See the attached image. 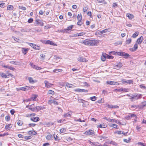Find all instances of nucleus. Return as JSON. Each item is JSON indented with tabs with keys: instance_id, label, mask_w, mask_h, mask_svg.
Returning a JSON list of instances; mask_svg holds the SVG:
<instances>
[{
	"instance_id": "39448f33",
	"label": "nucleus",
	"mask_w": 146,
	"mask_h": 146,
	"mask_svg": "<svg viewBox=\"0 0 146 146\" xmlns=\"http://www.w3.org/2000/svg\"><path fill=\"white\" fill-rule=\"evenodd\" d=\"M45 108L44 107H41L39 106H36L35 109H32L34 111H38Z\"/></svg>"
},
{
	"instance_id": "2f4dec72",
	"label": "nucleus",
	"mask_w": 146,
	"mask_h": 146,
	"mask_svg": "<svg viewBox=\"0 0 146 146\" xmlns=\"http://www.w3.org/2000/svg\"><path fill=\"white\" fill-rule=\"evenodd\" d=\"M11 125L9 124L6 125L5 126V128L6 129H9L10 128H11L12 127V126H10Z\"/></svg>"
},
{
	"instance_id": "2eb2a0df",
	"label": "nucleus",
	"mask_w": 146,
	"mask_h": 146,
	"mask_svg": "<svg viewBox=\"0 0 146 146\" xmlns=\"http://www.w3.org/2000/svg\"><path fill=\"white\" fill-rule=\"evenodd\" d=\"M78 60L80 62H84L86 61V59L81 56H80L78 58Z\"/></svg>"
},
{
	"instance_id": "69168bd1",
	"label": "nucleus",
	"mask_w": 146,
	"mask_h": 146,
	"mask_svg": "<svg viewBox=\"0 0 146 146\" xmlns=\"http://www.w3.org/2000/svg\"><path fill=\"white\" fill-rule=\"evenodd\" d=\"M121 82L123 84H127V80H126L123 79L121 80Z\"/></svg>"
},
{
	"instance_id": "052dcab7",
	"label": "nucleus",
	"mask_w": 146,
	"mask_h": 146,
	"mask_svg": "<svg viewBox=\"0 0 146 146\" xmlns=\"http://www.w3.org/2000/svg\"><path fill=\"white\" fill-rule=\"evenodd\" d=\"M133 81L132 80H127V84H133Z\"/></svg>"
},
{
	"instance_id": "4468645a",
	"label": "nucleus",
	"mask_w": 146,
	"mask_h": 146,
	"mask_svg": "<svg viewBox=\"0 0 146 146\" xmlns=\"http://www.w3.org/2000/svg\"><path fill=\"white\" fill-rule=\"evenodd\" d=\"M28 80H29V82L31 84L34 83L36 82V80H33V78L31 77H29L28 78Z\"/></svg>"
},
{
	"instance_id": "6ab92c4d",
	"label": "nucleus",
	"mask_w": 146,
	"mask_h": 146,
	"mask_svg": "<svg viewBox=\"0 0 146 146\" xmlns=\"http://www.w3.org/2000/svg\"><path fill=\"white\" fill-rule=\"evenodd\" d=\"M28 133L29 135H35L37 133L36 131H28Z\"/></svg>"
},
{
	"instance_id": "5fc2aeb1",
	"label": "nucleus",
	"mask_w": 146,
	"mask_h": 146,
	"mask_svg": "<svg viewBox=\"0 0 146 146\" xmlns=\"http://www.w3.org/2000/svg\"><path fill=\"white\" fill-rule=\"evenodd\" d=\"M28 44L31 46V47L34 48V46H35V44H34L31 43H28Z\"/></svg>"
},
{
	"instance_id": "5701e85b",
	"label": "nucleus",
	"mask_w": 146,
	"mask_h": 146,
	"mask_svg": "<svg viewBox=\"0 0 146 146\" xmlns=\"http://www.w3.org/2000/svg\"><path fill=\"white\" fill-rule=\"evenodd\" d=\"M28 48H23L22 49V52L25 55L27 53V51L28 50Z\"/></svg>"
},
{
	"instance_id": "c756f323",
	"label": "nucleus",
	"mask_w": 146,
	"mask_h": 146,
	"mask_svg": "<svg viewBox=\"0 0 146 146\" xmlns=\"http://www.w3.org/2000/svg\"><path fill=\"white\" fill-rule=\"evenodd\" d=\"M73 27V25H71L69 26L67 29H66V32H67L68 31L71 30V29H72V28Z\"/></svg>"
},
{
	"instance_id": "423d86ee",
	"label": "nucleus",
	"mask_w": 146,
	"mask_h": 146,
	"mask_svg": "<svg viewBox=\"0 0 146 146\" xmlns=\"http://www.w3.org/2000/svg\"><path fill=\"white\" fill-rule=\"evenodd\" d=\"M35 107L36 106H35V104H33L31 105L27 106H26L27 108H28L29 109L33 111H33V109H35Z\"/></svg>"
},
{
	"instance_id": "3c124183",
	"label": "nucleus",
	"mask_w": 146,
	"mask_h": 146,
	"mask_svg": "<svg viewBox=\"0 0 146 146\" xmlns=\"http://www.w3.org/2000/svg\"><path fill=\"white\" fill-rule=\"evenodd\" d=\"M34 69L38 70H40L42 69L40 67L38 66L35 65V67Z\"/></svg>"
},
{
	"instance_id": "dca6fc26",
	"label": "nucleus",
	"mask_w": 146,
	"mask_h": 146,
	"mask_svg": "<svg viewBox=\"0 0 146 146\" xmlns=\"http://www.w3.org/2000/svg\"><path fill=\"white\" fill-rule=\"evenodd\" d=\"M0 75L2 77L4 78H7L9 77V75L5 74V73L2 72H0Z\"/></svg>"
},
{
	"instance_id": "774afa93",
	"label": "nucleus",
	"mask_w": 146,
	"mask_h": 146,
	"mask_svg": "<svg viewBox=\"0 0 146 146\" xmlns=\"http://www.w3.org/2000/svg\"><path fill=\"white\" fill-rule=\"evenodd\" d=\"M110 143L115 145H117V144L116 143L113 141H111Z\"/></svg>"
},
{
	"instance_id": "49530a36",
	"label": "nucleus",
	"mask_w": 146,
	"mask_h": 146,
	"mask_svg": "<svg viewBox=\"0 0 146 146\" xmlns=\"http://www.w3.org/2000/svg\"><path fill=\"white\" fill-rule=\"evenodd\" d=\"M86 33L84 32L78 33V36H81L84 35Z\"/></svg>"
},
{
	"instance_id": "7c9ffc66",
	"label": "nucleus",
	"mask_w": 146,
	"mask_h": 146,
	"mask_svg": "<svg viewBox=\"0 0 146 146\" xmlns=\"http://www.w3.org/2000/svg\"><path fill=\"white\" fill-rule=\"evenodd\" d=\"M83 23V22L82 21V20H78L77 24L78 25L81 26Z\"/></svg>"
},
{
	"instance_id": "ea45409f",
	"label": "nucleus",
	"mask_w": 146,
	"mask_h": 146,
	"mask_svg": "<svg viewBox=\"0 0 146 146\" xmlns=\"http://www.w3.org/2000/svg\"><path fill=\"white\" fill-rule=\"evenodd\" d=\"M48 93L49 94H54V92L53 91L49 90L48 91Z\"/></svg>"
},
{
	"instance_id": "4be33fe9",
	"label": "nucleus",
	"mask_w": 146,
	"mask_h": 146,
	"mask_svg": "<svg viewBox=\"0 0 146 146\" xmlns=\"http://www.w3.org/2000/svg\"><path fill=\"white\" fill-rule=\"evenodd\" d=\"M53 136H54V139L56 141H59L60 139V138L59 137H58L55 134L53 135Z\"/></svg>"
},
{
	"instance_id": "aec40b11",
	"label": "nucleus",
	"mask_w": 146,
	"mask_h": 146,
	"mask_svg": "<svg viewBox=\"0 0 146 146\" xmlns=\"http://www.w3.org/2000/svg\"><path fill=\"white\" fill-rule=\"evenodd\" d=\"M143 38V37L142 36H141L140 38H138L137 41V42L138 43V44H140L142 42Z\"/></svg>"
},
{
	"instance_id": "f257e3e1",
	"label": "nucleus",
	"mask_w": 146,
	"mask_h": 146,
	"mask_svg": "<svg viewBox=\"0 0 146 146\" xmlns=\"http://www.w3.org/2000/svg\"><path fill=\"white\" fill-rule=\"evenodd\" d=\"M110 53L114 54H117L119 56H123L124 58H128L129 56V55L128 54L123 52H115L114 51H113L111 52Z\"/></svg>"
},
{
	"instance_id": "4c0bfd02",
	"label": "nucleus",
	"mask_w": 146,
	"mask_h": 146,
	"mask_svg": "<svg viewBox=\"0 0 146 146\" xmlns=\"http://www.w3.org/2000/svg\"><path fill=\"white\" fill-rule=\"evenodd\" d=\"M66 131V129L65 128H62L60 129V131L61 133H64Z\"/></svg>"
},
{
	"instance_id": "680f3d73",
	"label": "nucleus",
	"mask_w": 146,
	"mask_h": 146,
	"mask_svg": "<svg viewBox=\"0 0 146 146\" xmlns=\"http://www.w3.org/2000/svg\"><path fill=\"white\" fill-rule=\"evenodd\" d=\"M19 90H22L23 91H25V87H21L20 88H19Z\"/></svg>"
},
{
	"instance_id": "bb28decb",
	"label": "nucleus",
	"mask_w": 146,
	"mask_h": 146,
	"mask_svg": "<svg viewBox=\"0 0 146 146\" xmlns=\"http://www.w3.org/2000/svg\"><path fill=\"white\" fill-rule=\"evenodd\" d=\"M46 138L48 140H50L51 139L52 137V135L50 134H49L46 137Z\"/></svg>"
},
{
	"instance_id": "de8ad7c7",
	"label": "nucleus",
	"mask_w": 146,
	"mask_h": 146,
	"mask_svg": "<svg viewBox=\"0 0 146 146\" xmlns=\"http://www.w3.org/2000/svg\"><path fill=\"white\" fill-rule=\"evenodd\" d=\"M89 143L90 144H91V145H93L94 146L97 145V143L94 142H92L90 141H89Z\"/></svg>"
},
{
	"instance_id": "13d9d810",
	"label": "nucleus",
	"mask_w": 146,
	"mask_h": 146,
	"mask_svg": "<svg viewBox=\"0 0 146 146\" xmlns=\"http://www.w3.org/2000/svg\"><path fill=\"white\" fill-rule=\"evenodd\" d=\"M19 8L22 9L23 10H25L26 9V8L25 7H23L21 6H19Z\"/></svg>"
},
{
	"instance_id": "58836bf2",
	"label": "nucleus",
	"mask_w": 146,
	"mask_h": 146,
	"mask_svg": "<svg viewBox=\"0 0 146 146\" xmlns=\"http://www.w3.org/2000/svg\"><path fill=\"white\" fill-rule=\"evenodd\" d=\"M138 35V33L137 32H135L134 33L132 37L133 38H135Z\"/></svg>"
},
{
	"instance_id": "cd10ccee",
	"label": "nucleus",
	"mask_w": 146,
	"mask_h": 146,
	"mask_svg": "<svg viewBox=\"0 0 146 146\" xmlns=\"http://www.w3.org/2000/svg\"><path fill=\"white\" fill-rule=\"evenodd\" d=\"M105 56H106V58H108L109 59H113V56H110L106 54H105Z\"/></svg>"
},
{
	"instance_id": "b1692460",
	"label": "nucleus",
	"mask_w": 146,
	"mask_h": 146,
	"mask_svg": "<svg viewBox=\"0 0 146 146\" xmlns=\"http://www.w3.org/2000/svg\"><path fill=\"white\" fill-rule=\"evenodd\" d=\"M108 32H109L108 30V29H104V30H103L102 31H100V34H102L104 33Z\"/></svg>"
},
{
	"instance_id": "20e7f679",
	"label": "nucleus",
	"mask_w": 146,
	"mask_h": 146,
	"mask_svg": "<svg viewBox=\"0 0 146 146\" xmlns=\"http://www.w3.org/2000/svg\"><path fill=\"white\" fill-rule=\"evenodd\" d=\"M36 26L40 25L41 26H43L44 25V23L42 22L41 20L39 19H37L35 21Z\"/></svg>"
},
{
	"instance_id": "603ef678",
	"label": "nucleus",
	"mask_w": 146,
	"mask_h": 146,
	"mask_svg": "<svg viewBox=\"0 0 146 146\" xmlns=\"http://www.w3.org/2000/svg\"><path fill=\"white\" fill-rule=\"evenodd\" d=\"M111 126L112 127H114L115 128H116V129L118 128V126L117 125L114 124H112V125H111Z\"/></svg>"
},
{
	"instance_id": "7ed1b4c3",
	"label": "nucleus",
	"mask_w": 146,
	"mask_h": 146,
	"mask_svg": "<svg viewBox=\"0 0 146 146\" xmlns=\"http://www.w3.org/2000/svg\"><path fill=\"white\" fill-rule=\"evenodd\" d=\"M142 95L141 94H134L133 95V96L131 97L129 99L131 100V101H133V100H138V99L141 98Z\"/></svg>"
},
{
	"instance_id": "473e14b6",
	"label": "nucleus",
	"mask_w": 146,
	"mask_h": 146,
	"mask_svg": "<svg viewBox=\"0 0 146 146\" xmlns=\"http://www.w3.org/2000/svg\"><path fill=\"white\" fill-rule=\"evenodd\" d=\"M33 86H31V87L28 86H26L25 87V91L28 90L32 88Z\"/></svg>"
},
{
	"instance_id": "9d476101",
	"label": "nucleus",
	"mask_w": 146,
	"mask_h": 146,
	"mask_svg": "<svg viewBox=\"0 0 146 146\" xmlns=\"http://www.w3.org/2000/svg\"><path fill=\"white\" fill-rule=\"evenodd\" d=\"M44 83L45 84V87L46 88H50L53 85L46 80L44 81Z\"/></svg>"
},
{
	"instance_id": "e433bc0d",
	"label": "nucleus",
	"mask_w": 146,
	"mask_h": 146,
	"mask_svg": "<svg viewBox=\"0 0 146 146\" xmlns=\"http://www.w3.org/2000/svg\"><path fill=\"white\" fill-rule=\"evenodd\" d=\"M97 1L99 3H104V4H106V3L105 1L104 0H97Z\"/></svg>"
},
{
	"instance_id": "a18cd8bd",
	"label": "nucleus",
	"mask_w": 146,
	"mask_h": 146,
	"mask_svg": "<svg viewBox=\"0 0 146 146\" xmlns=\"http://www.w3.org/2000/svg\"><path fill=\"white\" fill-rule=\"evenodd\" d=\"M90 100L92 101H95L96 100V97L94 96L90 98Z\"/></svg>"
},
{
	"instance_id": "a878e982",
	"label": "nucleus",
	"mask_w": 146,
	"mask_h": 146,
	"mask_svg": "<svg viewBox=\"0 0 146 146\" xmlns=\"http://www.w3.org/2000/svg\"><path fill=\"white\" fill-rule=\"evenodd\" d=\"M102 56H103L101 57V59L102 61H104L106 59V58L105 56V54H103Z\"/></svg>"
},
{
	"instance_id": "ddd939ff",
	"label": "nucleus",
	"mask_w": 146,
	"mask_h": 146,
	"mask_svg": "<svg viewBox=\"0 0 146 146\" xmlns=\"http://www.w3.org/2000/svg\"><path fill=\"white\" fill-rule=\"evenodd\" d=\"M78 101L79 103H83V106H86V104L85 102H85V100H83V99H79L78 100Z\"/></svg>"
},
{
	"instance_id": "f3484780",
	"label": "nucleus",
	"mask_w": 146,
	"mask_h": 146,
	"mask_svg": "<svg viewBox=\"0 0 146 146\" xmlns=\"http://www.w3.org/2000/svg\"><path fill=\"white\" fill-rule=\"evenodd\" d=\"M126 16L128 17L129 19L130 20H131L134 18V16L132 14H131L129 13L127 14Z\"/></svg>"
},
{
	"instance_id": "412c9836",
	"label": "nucleus",
	"mask_w": 146,
	"mask_h": 146,
	"mask_svg": "<svg viewBox=\"0 0 146 146\" xmlns=\"http://www.w3.org/2000/svg\"><path fill=\"white\" fill-rule=\"evenodd\" d=\"M79 42L81 43H83L86 45H87V39H86L85 40H80L79 41Z\"/></svg>"
},
{
	"instance_id": "c85d7f7f",
	"label": "nucleus",
	"mask_w": 146,
	"mask_h": 146,
	"mask_svg": "<svg viewBox=\"0 0 146 146\" xmlns=\"http://www.w3.org/2000/svg\"><path fill=\"white\" fill-rule=\"evenodd\" d=\"M13 7L12 5H8L7 7V9L9 10H12L13 9Z\"/></svg>"
},
{
	"instance_id": "4d7b16f0",
	"label": "nucleus",
	"mask_w": 146,
	"mask_h": 146,
	"mask_svg": "<svg viewBox=\"0 0 146 146\" xmlns=\"http://www.w3.org/2000/svg\"><path fill=\"white\" fill-rule=\"evenodd\" d=\"M130 117H135V118H137L136 115L135 114H131L130 115Z\"/></svg>"
},
{
	"instance_id": "c03bdc74",
	"label": "nucleus",
	"mask_w": 146,
	"mask_h": 146,
	"mask_svg": "<svg viewBox=\"0 0 146 146\" xmlns=\"http://www.w3.org/2000/svg\"><path fill=\"white\" fill-rule=\"evenodd\" d=\"M129 88H123V92H128L129 91Z\"/></svg>"
},
{
	"instance_id": "a19ab883",
	"label": "nucleus",
	"mask_w": 146,
	"mask_h": 146,
	"mask_svg": "<svg viewBox=\"0 0 146 146\" xmlns=\"http://www.w3.org/2000/svg\"><path fill=\"white\" fill-rule=\"evenodd\" d=\"M131 41V38H128L126 41V43L127 44H129L130 43Z\"/></svg>"
},
{
	"instance_id": "f704fd0d",
	"label": "nucleus",
	"mask_w": 146,
	"mask_h": 146,
	"mask_svg": "<svg viewBox=\"0 0 146 146\" xmlns=\"http://www.w3.org/2000/svg\"><path fill=\"white\" fill-rule=\"evenodd\" d=\"M32 138V137L31 136H25L24 137V139L25 140H28L31 139Z\"/></svg>"
},
{
	"instance_id": "09e8293b",
	"label": "nucleus",
	"mask_w": 146,
	"mask_h": 146,
	"mask_svg": "<svg viewBox=\"0 0 146 146\" xmlns=\"http://www.w3.org/2000/svg\"><path fill=\"white\" fill-rule=\"evenodd\" d=\"M137 48H138L137 44L136 43H135L134 44L133 47V48L134 49V50H135H135Z\"/></svg>"
},
{
	"instance_id": "0e129e2a",
	"label": "nucleus",
	"mask_w": 146,
	"mask_h": 146,
	"mask_svg": "<svg viewBox=\"0 0 146 146\" xmlns=\"http://www.w3.org/2000/svg\"><path fill=\"white\" fill-rule=\"evenodd\" d=\"M33 21V19L32 18L29 19L28 21V22L29 23H32Z\"/></svg>"
},
{
	"instance_id": "864d4df0",
	"label": "nucleus",
	"mask_w": 146,
	"mask_h": 146,
	"mask_svg": "<svg viewBox=\"0 0 146 146\" xmlns=\"http://www.w3.org/2000/svg\"><path fill=\"white\" fill-rule=\"evenodd\" d=\"M33 48L36 50H39L40 49V47L36 44H35V46H34Z\"/></svg>"
},
{
	"instance_id": "c9c22d12",
	"label": "nucleus",
	"mask_w": 146,
	"mask_h": 146,
	"mask_svg": "<svg viewBox=\"0 0 146 146\" xmlns=\"http://www.w3.org/2000/svg\"><path fill=\"white\" fill-rule=\"evenodd\" d=\"M75 91L78 92H83V89H81L79 88L76 89L75 90Z\"/></svg>"
},
{
	"instance_id": "393cba45",
	"label": "nucleus",
	"mask_w": 146,
	"mask_h": 146,
	"mask_svg": "<svg viewBox=\"0 0 146 146\" xmlns=\"http://www.w3.org/2000/svg\"><path fill=\"white\" fill-rule=\"evenodd\" d=\"M37 96L36 95H34L31 98V100H36V99L37 98Z\"/></svg>"
},
{
	"instance_id": "0eeeda50",
	"label": "nucleus",
	"mask_w": 146,
	"mask_h": 146,
	"mask_svg": "<svg viewBox=\"0 0 146 146\" xmlns=\"http://www.w3.org/2000/svg\"><path fill=\"white\" fill-rule=\"evenodd\" d=\"M106 83L110 85H119V83L116 82H114L112 81H107L106 82Z\"/></svg>"
},
{
	"instance_id": "6e6552de",
	"label": "nucleus",
	"mask_w": 146,
	"mask_h": 146,
	"mask_svg": "<svg viewBox=\"0 0 146 146\" xmlns=\"http://www.w3.org/2000/svg\"><path fill=\"white\" fill-rule=\"evenodd\" d=\"M21 31L22 32H26L31 33L33 32V31L32 30L29 28H24L22 29L21 30Z\"/></svg>"
},
{
	"instance_id": "6e6d98bb",
	"label": "nucleus",
	"mask_w": 146,
	"mask_h": 146,
	"mask_svg": "<svg viewBox=\"0 0 146 146\" xmlns=\"http://www.w3.org/2000/svg\"><path fill=\"white\" fill-rule=\"evenodd\" d=\"M5 120L6 121H9L10 119V117L9 116H6L5 117Z\"/></svg>"
},
{
	"instance_id": "1a4fd4ad",
	"label": "nucleus",
	"mask_w": 146,
	"mask_h": 146,
	"mask_svg": "<svg viewBox=\"0 0 146 146\" xmlns=\"http://www.w3.org/2000/svg\"><path fill=\"white\" fill-rule=\"evenodd\" d=\"M86 134L94 135H95L94 132L92 130H90L89 131H86Z\"/></svg>"
},
{
	"instance_id": "72a5a7b5",
	"label": "nucleus",
	"mask_w": 146,
	"mask_h": 146,
	"mask_svg": "<svg viewBox=\"0 0 146 146\" xmlns=\"http://www.w3.org/2000/svg\"><path fill=\"white\" fill-rule=\"evenodd\" d=\"M77 19L78 20H82V15L81 14H78L77 17Z\"/></svg>"
},
{
	"instance_id": "f03ea898",
	"label": "nucleus",
	"mask_w": 146,
	"mask_h": 146,
	"mask_svg": "<svg viewBox=\"0 0 146 146\" xmlns=\"http://www.w3.org/2000/svg\"><path fill=\"white\" fill-rule=\"evenodd\" d=\"M87 45L95 46L97 45L98 42L96 40L87 39Z\"/></svg>"
},
{
	"instance_id": "e2e57ef3",
	"label": "nucleus",
	"mask_w": 146,
	"mask_h": 146,
	"mask_svg": "<svg viewBox=\"0 0 146 146\" xmlns=\"http://www.w3.org/2000/svg\"><path fill=\"white\" fill-rule=\"evenodd\" d=\"M104 119H106L107 121H110V122H112V119H111L110 118H108L107 117H105L104 118Z\"/></svg>"
},
{
	"instance_id": "338daca9",
	"label": "nucleus",
	"mask_w": 146,
	"mask_h": 146,
	"mask_svg": "<svg viewBox=\"0 0 146 146\" xmlns=\"http://www.w3.org/2000/svg\"><path fill=\"white\" fill-rule=\"evenodd\" d=\"M60 70H61V69H54L53 70V72H54L57 73L58 72H59Z\"/></svg>"
},
{
	"instance_id": "79ce46f5",
	"label": "nucleus",
	"mask_w": 146,
	"mask_h": 146,
	"mask_svg": "<svg viewBox=\"0 0 146 146\" xmlns=\"http://www.w3.org/2000/svg\"><path fill=\"white\" fill-rule=\"evenodd\" d=\"M122 66V65L121 63H119L117 65H116V66L118 68L121 67Z\"/></svg>"
},
{
	"instance_id": "8fccbe9b",
	"label": "nucleus",
	"mask_w": 146,
	"mask_h": 146,
	"mask_svg": "<svg viewBox=\"0 0 146 146\" xmlns=\"http://www.w3.org/2000/svg\"><path fill=\"white\" fill-rule=\"evenodd\" d=\"M8 69L14 71L16 70V69L15 68L10 66H9Z\"/></svg>"
},
{
	"instance_id": "a211bd4d",
	"label": "nucleus",
	"mask_w": 146,
	"mask_h": 146,
	"mask_svg": "<svg viewBox=\"0 0 146 146\" xmlns=\"http://www.w3.org/2000/svg\"><path fill=\"white\" fill-rule=\"evenodd\" d=\"M139 106V107L141 109L146 106V101H144L142 102L141 104Z\"/></svg>"
},
{
	"instance_id": "37998d69",
	"label": "nucleus",
	"mask_w": 146,
	"mask_h": 146,
	"mask_svg": "<svg viewBox=\"0 0 146 146\" xmlns=\"http://www.w3.org/2000/svg\"><path fill=\"white\" fill-rule=\"evenodd\" d=\"M17 124L19 126H21L23 124V122L21 120H19L17 122Z\"/></svg>"
},
{
	"instance_id": "f8f14e48",
	"label": "nucleus",
	"mask_w": 146,
	"mask_h": 146,
	"mask_svg": "<svg viewBox=\"0 0 146 146\" xmlns=\"http://www.w3.org/2000/svg\"><path fill=\"white\" fill-rule=\"evenodd\" d=\"M30 119L31 121L35 122L38 121L40 120L39 118L37 117L31 118Z\"/></svg>"
},
{
	"instance_id": "9b49d317",
	"label": "nucleus",
	"mask_w": 146,
	"mask_h": 146,
	"mask_svg": "<svg viewBox=\"0 0 146 146\" xmlns=\"http://www.w3.org/2000/svg\"><path fill=\"white\" fill-rule=\"evenodd\" d=\"M9 63L13 64L18 65H21V64L19 62L16 61H12L9 62Z\"/></svg>"
},
{
	"instance_id": "bf43d9fd",
	"label": "nucleus",
	"mask_w": 146,
	"mask_h": 146,
	"mask_svg": "<svg viewBox=\"0 0 146 146\" xmlns=\"http://www.w3.org/2000/svg\"><path fill=\"white\" fill-rule=\"evenodd\" d=\"M88 8L87 7H84L83 9L84 12H85L87 11Z\"/></svg>"
}]
</instances>
